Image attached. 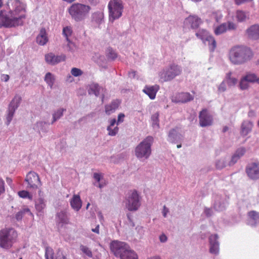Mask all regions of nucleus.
<instances>
[{"label": "nucleus", "mask_w": 259, "mask_h": 259, "mask_svg": "<svg viewBox=\"0 0 259 259\" xmlns=\"http://www.w3.org/2000/svg\"><path fill=\"white\" fill-rule=\"evenodd\" d=\"M17 232L12 228H5L0 230V247L9 249L16 242Z\"/></svg>", "instance_id": "7ed1b4c3"}, {"label": "nucleus", "mask_w": 259, "mask_h": 259, "mask_svg": "<svg viewBox=\"0 0 259 259\" xmlns=\"http://www.w3.org/2000/svg\"><path fill=\"white\" fill-rule=\"evenodd\" d=\"M66 40L68 42V44H67L68 51H72L75 47L74 44L73 42H72L69 39H68V40Z\"/></svg>", "instance_id": "8fccbe9b"}, {"label": "nucleus", "mask_w": 259, "mask_h": 259, "mask_svg": "<svg viewBox=\"0 0 259 259\" xmlns=\"http://www.w3.org/2000/svg\"><path fill=\"white\" fill-rule=\"evenodd\" d=\"M66 58V55L63 54L60 55H55L53 53H50L45 55L46 62L51 65H55L60 62H64Z\"/></svg>", "instance_id": "f8f14e48"}, {"label": "nucleus", "mask_w": 259, "mask_h": 259, "mask_svg": "<svg viewBox=\"0 0 259 259\" xmlns=\"http://www.w3.org/2000/svg\"><path fill=\"white\" fill-rule=\"evenodd\" d=\"M15 110H15L14 108H10V107H9L8 114L7 116V125L9 124V123L11 121V120L13 117Z\"/></svg>", "instance_id": "a19ab883"}, {"label": "nucleus", "mask_w": 259, "mask_h": 259, "mask_svg": "<svg viewBox=\"0 0 259 259\" xmlns=\"http://www.w3.org/2000/svg\"><path fill=\"white\" fill-rule=\"evenodd\" d=\"M4 185V181L2 179H0V195L5 191Z\"/></svg>", "instance_id": "864d4df0"}, {"label": "nucleus", "mask_w": 259, "mask_h": 259, "mask_svg": "<svg viewBox=\"0 0 259 259\" xmlns=\"http://www.w3.org/2000/svg\"><path fill=\"white\" fill-rule=\"evenodd\" d=\"M109 54H108V57L112 59H114L116 58H117V54L112 50H109Z\"/></svg>", "instance_id": "5fc2aeb1"}, {"label": "nucleus", "mask_w": 259, "mask_h": 259, "mask_svg": "<svg viewBox=\"0 0 259 259\" xmlns=\"http://www.w3.org/2000/svg\"><path fill=\"white\" fill-rule=\"evenodd\" d=\"M138 255L133 250L130 249V246L126 251L121 255V259H138Z\"/></svg>", "instance_id": "cd10ccee"}, {"label": "nucleus", "mask_w": 259, "mask_h": 259, "mask_svg": "<svg viewBox=\"0 0 259 259\" xmlns=\"http://www.w3.org/2000/svg\"><path fill=\"white\" fill-rule=\"evenodd\" d=\"M226 30L227 24L226 23H224L215 28L214 33L216 35H219L225 32Z\"/></svg>", "instance_id": "58836bf2"}, {"label": "nucleus", "mask_w": 259, "mask_h": 259, "mask_svg": "<svg viewBox=\"0 0 259 259\" xmlns=\"http://www.w3.org/2000/svg\"><path fill=\"white\" fill-rule=\"evenodd\" d=\"M239 159L238 157L235 156V155H233L230 159L228 161V165L230 166H233L234 165Z\"/></svg>", "instance_id": "49530a36"}, {"label": "nucleus", "mask_w": 259, "mask_h": 259, "mask_svg": "<svg viewBox=\"0 0 259 259\" xmlns=\"http://www.w3.org/2000/svg\"><path fill=\"white\" fill-rule=\"evenodd\" d=\"M199 118L200 126L203 127L209 124V117L207 114L206 110H202L200 112Z\"/></svg>", "instance_id": "4be33fe9"}, {"label": "nucleus", "mask_w": 259, "mask_h": 259, "mask_svg": "<svg viewBox=\"0 0 259 259\" xmlns=\"http://www.w3.org/2000/svg\"><path fill=\"white\" fill-rule=\"evenodd\" d=\"M92 231L97 234H99V225H97L95 229H92Z\"/></svg>", "instance_id": "69168bd1"}, {"label": "nucleus", "mask_w": 259, "mask_h": 259, "mask_svg": "<svg viewBox=\"0 0 259 259\" xmlns=\"http://www.w3.org/2000/svg\"><path fill=\"white\" fill-rule=\"evenodd\" d=\"M181 70L179 66L173 64L166 71H162L160 73V78L161 81H170L176 76L181 74Z\"/></svg>", "instance_id": "6e6552de"}, {"label": "nucleus", "mask_w": 259, "mask_h": 259, "mask_svg": "<svg viewBox=\"0 0 259 259\" xmlns=\"http://www.w3.org/2000/svg\"><path fill=\"white\" fill-rule=\"evenodd\" d=\"M218 235L216 234L211 235V253L217 255L219 253V242L218 241Z\"/></svg>", "instance_id": "b1692460"}, {"label": "nucleus", "mask_w": 259, "mask_h": 259, "mask_svg": "<svg viewBox=\"0 0 259 259\" xmlns=\"http://www.w3.org/2000/svg\"><path fill=\"white\" fill-rule=\"evenodd\" d=\"M125 115L123 113H120L118 114V119H117V124L119 122H122L124 120V118Z\"/></svg>", "instance_id": "bf43d9fd"}, {"label": "nucleus", "mask_w": 259, "mask_h": 259, "mask_svg": "<svg viewBox=\"0 0 259 259\" xmlns=\"http://www.w3.org/2000/svg\"><path fill=\"white\" fill-rule=\"evenodd\" d=\"M45 80L51 88H52L54 83L55 77L52 73L48 72L45 75Z\"/></svg>", "instance_id": "72a5a7b5"}, {"label": "nucleus", "mask_w": 259, "mask_h": 259, "mask_svg": "<svg viewBox=\"0 0 259 259\" xmlns=\"http://www.w3.org/2000/svg\"><path fill=\"white\" fill-rule=\"evenodd\" d=\"M159 239L161 242H164L167 240V237L165 235L162 234L160 236Z\"/></svg>", "instance_id": "e2e57ef3"}, {"label": "nucleus", "mask_w": 259, "mask_h": 259, "mask_svg": "<svg viewBox=\"0 0 259 259\" xmlns=\"http://www.w3.org/2000/svg\"><path fill=\"white\" fill-rule=\"evenodd\" d=\"M80 249L83 253L85 254L88 257H92L93 256L92 250L87 246L81 245L80 246Z\"/></svg>", "instance_id": "e433bc0d"}, {"label": "nucleus", "mask_w": 259, "mask_h": 259, "mask_svg": "<svg viewBox=\"0 0 259 259\" xmlns=\"http://www.w3.org/2000/svg\"><path fill=\"white\" fill-rule=\"evenodd\" d=\"M253 123L249 120H244L241 126L240 134L242 136H247L252 130Z\"/></svg>", "instance_id": "a211bd4d"}, {"label": "nucleus", "mask_w": 259, "mask_h": 259, "mask_svg": "<svg viewBox=\"0 0 259 259\" xmlns=\"http://www.w3.org/2000/svg\"><path fill=\"white\" fill-rule=\"evenodd\" d=\"M248 82L244 80V77H242L239 82V88L241 90H247L249 88Z\"/></svg>", "instance_id": "79ce46f5"}, {"label": "nucleus", "mask_w": 259, "mask_h": 259, "mask_svg": "<svg viewBox=\"0 0 259 259\" xmlns=\"http://www.w3.org/2000/svg\"><path fill=\"white\" fill-rule=\"evenodd\" d=\"M211 45L212 46L213 49H215L217 46V42L214 38L211 37Z\"/></svg>", "instance_id": "338daca9"}, {"label": "nucleus", "mask_w": 259, "mask_h": 259, "mask_svg": "<svg viewBox=\"0 0 259 259\" xmlns=\"http://www.w3.org/2000/svg\"><path fill=\"white\" fill-rule=\"evenodd\" d=\"M202 21L200 18L196 15H190L184 21L186 26H190L192 29L197 28Z\"/></svg>", "instance_id": "ddd939ff"}, {"label": "nucleus", "mask_w": 259, "mask_h": 259, "mask_svg": "<svg viewBox=\"0 0 259 259\" xmlns=\"http://www.w3.org/2000/svg\"><path fill=\"white\" fill-rule=\"evenodd\" d=\"M232 73L231 72L227 73L225 81L230 87L234 86L237 82V79L235 77L231 76Z\"/></svg>", "instance_id": "c756f323"}, {"label": "nucleus", "mask_w": 259, "mask_h": 259, "mask_svg": "<svg viewBox=\"0 0 259 259\" xmlns=\"http://www.w3.org/2000/svg\"><path fill=\"white\" fill-rule=\"evenodd\" d=\"M177 132L176 129H175V128L171 129L169 131V134H168L169 141H170L171 142H174V141L176 139V137L177 136Z\"/></svg>", "instance_id": "37998d69"}, {"label": "nucleus", "mask_w": 259, "mask_h": 259, "mask_svg": "<svg viewBox=\"0 0 259 259\" xmlns=\"http://www.w3.org/2000/svg\"><path fill=\"white\" fill-rule=\"evenodd\" d=\"M71 73L74 76L77 77L80 76L82 74V71L78 68H73L71 69Z\"/></svg>", "instance_id": "de8ad7c7"}, {"label": "nucleus", "mask_w": 259, "mask_h": 259, "mask_svg": "<svg viewBox=\"0 0 259 259\" xmlns=\"http://www.w3.org/2000/svg\"><path fill=\"white\" fill-rule=\"evenodd\" d=\"M35 208L36 210L39 212H42V210L46 207L45 202L44 199L42 198H38L35 201Z\"/></svg>", "instance_id": "7c9ffc66"}, {"label": "nucleus", "mask_w": 259, "mask_h": 259, "mask_svg": "<svg viewBox=\"0 0 259 259\" xmlns=\"http://www.w3.org/2000/svg\"><path fill=\"white\" fill-rule=\"evenodd\" d=\"M45 256L46 259H70L63 255L62 252L60 251L57 253V255L55 257L53 250L49 247H47L46 248Z\"/></svg>", "instance_id": "dca6fc26"}, {"label": "nucleus", "mask_w": 259, "mask_h": 259, "mask_svg": "<svg viewBox=\"0 0 259 259\" xmlns=\"http://www.w3.org/2000/svg\"><path fill=\"white\" fill-rule=\"evenodd\" d=\"M243 77L244 80H247L248 82H257V76L254 73H247Z\"/></svg>", "instance_id": "f704fd0d"}, {"label": "nucleus", "mask_w": 259, "mask_h": 259, "mask_svg": "<svg viewBox=\"0 0 259 259\" xmlns=\"http://www.w3.org/2000/svg\"><path fill=\"white\" fill-rule=\"evenodd\" d=\"M26 17L24 4L19 0H8L4 9L0 11V28L22 25Z\"/></svg>", "instance_id": "f257e3e1"}, {"label": "nucleus", "mask_w": 259, "mask_h": 259, "mask_svg": "<svg viewBox=\"0 0 259 259\" xmlns=\"http://www.w3.org/2000/svg\"><path fill=\"white\" fill-rule=\"evenodd\" d=\"M252 0H235L236 4L240 5L242 4L251 2Z\"/></svg>", "instance_id": "052dcab7"}, {"label": "nucleus", "mask_w": 259, "mask_h": 259, "mask_svg": "<svg viewBox=\"0 0 259 259\" xmlns=\"http://www.w3.org/2000/svg\"><path fill=\"white\" fill-rule=\"evenodd\" d=\"M246 152V149L244 147H241L236 150L235 152L234 153V155L238 157L240 159L242 156H243Z\"/></svg>", "instance_id": "a18cd8bd"}, {"label": "nucleus", "mask_w": 259, "mask_h": 259, "mask_svg": "<svg viewBox=\"0 0 259 259\" xmlns=\"http://www.w3.org/2000/svg\"><path fill=\"white\" fill-rule=\"evenodd\" d=\"M107 130L108 131L109 135L114 136L117 133L118 128L117 127H115L112 130L110 126H108L107 127Z\"/></svg>", "instance_id": "09e8293b"}, {"label": "nucleus", "mask_w": 259, "mask_h": 259, "mask_svg": "<svg viewBox=\"0 0 259 259\" xmlns=\"http://www.w3.org/2000/svg\"><path fill=\"white\" fill-rule=\"evenodd\" d=\"M153 138L148 136L135 149V155L138 158L147 159L151 154V145Z\"/></svg>", "instance_id": "39448f33"}, {"label": "nucleus", "mask_w": 259, "mask_h": 259, "mask_svg": "<svg viewBox=\"0 0 259 259\" xmlns=\"http://www.w3.org/2000/svg\"><path fill=\"white\" fill-rule=\"evenodd\" d=\"M109 19L112 21L118 19L122 15L123 5L121 0H111L108 5Z\"/></svg>", "instance_id": "423d86ee"}, {"label": "nucleus", "mask_w": 259, "mask_h": 259, "mask_svg": "<svg viewBox=\"0 0 259 259\" xmlns=\"http://www.w3.org/2000/svg\"><path fill=\"white\" fill-rule=\"evenodd\" d=\"M62 33L66 37V40H68L69 37L72 34V29L70 26H66L63 28Z\"/></svg>", "instance_id": "4c0bfd02"}, {"label": "nucleus", "mask_w": 259, "mask_h": 259, "mask_svg": "<svg viewBox=\"0 0 259 259\" xmlns=\"http://www.w3.org/2000/svg\"><path fill=\"white\" fill-rule=\"evenodd\" d=\"M226 82L225 80H224L219 85L218 90L219 92H224L226 90Z\"/></svg>", "instance_id": "3c124183"}, {"label": "nucleus", "mask_w": 259, "mask_h": 259, "mask_svg": "<svg viewBox=\"0 0 259 259\" xmlns=\"http://www.w3.org/2000/svg\"><path fill=\"white\" fill-rule=\"evenodd\" d=\"M247 17V16L245 12L243 11L238 10L236 12V18L238 21L242 22L245 21Z\"/></svg>", "instance_id": "c9c22d12"}, {"label": "nucleus", "mask_w": 259, "mask_h": 259, "mask_svg": "<svg viewBox=\"0 0 259 259\" xmlns=\"http://www.w3.org/2000/svg\"><path fill=\"white\" fill-rule=\"evenodd\" d=\"M21 101V97L19 95H16L11 102L9 105V107L12 108H14L15 110H16L18 107Z\"/></svg>", "instance_id": "473e14b6"}, {"label": "nucleus", "mask_w": 259, "mask_h": 259, "mask_svg": "<svg viewBox=\"0 0 259 259\" xmlns=\"http://www.w3.org/2000/svg\"><path fill=\"white\" fill-rule=\"evenodd\" d=\"M25 211H27L28 212H30V211L28 209H25L24 210V211H19L18 212L16 215V218L17 220H21L22 217V215L23 214H24V213L25 212Z\"/></svg>", "instance_id": "603ef678"}, {"label": "nucleus", "mask_w": 259, "mask_h": 259, "mask_svg": "<svg viewBox=\"0 0 259 259\" xmlns=\"http://www.w3.org/2000/svg\"><path fill=\"white\" fill-rule=\"evenodd\" d=\"M129 246L123 242L114 240L110 243L111 251L116 257L121 259V255L126 251Z\"/></svg>", "instance_id": "1a4fd4ad"}, {"label": "nucleus", "mask_w": 259, "mask_h": 259, "mask_svg": "<svg viewBox=\"0 0 259 259\" xmlns=\"http://www.w3.org/2000/svg\"><path fill=\"white\" fill-rule=\"evenodd\" d=\"M248 37L252 39H259V25L254 24L251 25L246 30Z\"/></svg>", "instance_id": "4468645a"}, {"label": "nucleus", "mask_w": 259, "mask_h": 259, "mask_svg": "<svg viewBox=\"0 0 259 259\" xmlns=\"http://www.w3.org/2000/svg\"><path fill=\"white\" fill-rule=\"evenodd\" d=\"M159 89V87L158 85L146 86L143 91L147 94L151 99L153 100L155 98L156 93Z\"/></svg>", "instance_id": "f3484780"}, {"label": "nucleus", "mask_w": 259, "mask_h": 259, "mask_svg": "<svg viewBox=\"0 0 259 259\" xmlns=\"http://www.w3.org/2000/svg\"><path fill=\"white\" fill-rule=\"evenodd\" d=\"M230 157L228 156L217 159L215 162L216 168L218 169H222L227 165H228V161Z\"/></svg>", "instance_id": "a878e982"}, {"label": "nucleus", "mask_w": 259, "mask_h": 259, "mask_svg": "<svg viewBox=\"0 0 259 259\" xmlns=\"http://www.w3.org/2000/svg\"><path fill=\"white\" fill-rule=\"evenodd\" d=\"M227 24V29L229 30H234L236 28L235 24L231 22H229Z\"/></svg>", "instance_id": "6e6d98bb"}, {"label": "nucleus", "mask_w": 259, "mask_h": 259, "mask_svg": "<svg viewBox=\"0 0 259 259\" xmlns=\"http://www.w3.org/2000/svg\"><path fill=\"white\" fill-rule=\"evenodd\" d=\"M196 36L200 38L203 42L205 41H208V44H209L210 41V36L209 35V33L208 31L204 29H201L199 31V32L196 33Z\"/></svg>", "instance_id": "c85d7f7f"}, {"label": "nucleus", "mask_w": 259, "mask_h": 259, "mask_svg": "<svg viewBox=\"0 0 259 259\" xmlns=\"http://www.w3.org/2000/svg\"><path fill=\"white\" fill-rule=\"evenodd\" d=\"M100 91V87L97 83H92L90 86V89L88 91L89 94H94L97 96L99 95Z\"/></svg>", "instance_id": "2f4dec72"}, {"label": "nucleus", "mask_w": 259, "mask_h": 259, "mask_svg": "<svg viewBox=\"0 0 259 259\" xmlns=\"http://www.w3.org/2000/svg\"><path fill=\"white\" fill-rule=\"evenodd\" d=\"M18 195L20 197L22 198H28L29 199H32V196L30 195L29 193L27 191L22 190L19 191Z\"/></svg>", "instance_id": "c03bdc74"}, {"label": "nucleus", "mask_w": 259, "mask_h": 259, "mask_svg": "<svg viewBox=\"0 0 259 259\" xmlns=\"http://www.w3.org/2000/svg\"><path fill=\"white\" fill-rule=\"evenodd\" d=\"M213 207L217 211H222L225 209L226 204L220 196H216Z\"/></svg>", "instance_id": "393cba45"}, {"label": "nucleus", "mask_w": 259, "mask_h": 259, "mask_svg": "<svg viewBox=\"0 0 259 259\" xmlns=\"http://www.w3.org/2000/svg\"><path fill=\"white\" fill-rule=\"evenodd\" d=\"M91 8L90 6L80 3L72 4L68 9L71 18L75 21L83 20L89 13Z\"/></svg>", "instance_id": "20e7f679"}, {"label": "nucleus", "mask_w": 259, "mask_h": 259, "mask_svg": "<svg viewBox=\"0 0 259 259\" xmlns=\"http://www.w3.org/2000/svg\"><path fill=\"white\" fill-rule=\"evenodd\" d=\"M193 100V97L189 93H179L175 97V101L177 103H186Z\"/></svg>", "instance_id": "2eb2a0df"}, {"label": "nucleus", "mask_w": 259, "mask_h": 259, "mask_svg": "<svg viewBox=\"0 0 259 259\" xmlns=\"http://www.w3.org/2000/svg\"><path fill=\"white\" fill-rule=\"evenodd\" d=\"M252 55L251 50L245 46H236L231 49L229 58L235 65L241 64L249 60Z\"/></svg>", "instance_id": "f03ea898"}, {"label": "nucleus", "mask_w": 259, "mask_h": 259, "mask_svg": "<svg viewBox=\"0 0 259 259\" xmlns=\"http://www.w3.org/2000/svg\"><path fill=\"white\" fill-rule=\"evenodd\" d=\"M25 182L27 184V188L31 191H35L41 186L38 175L33 171H30L27 174Z\"/></svg>", "instance_id": "0eeeda50"}, {"label": "nucleus", "mask_w": 259, "mask_h": 259, "mask_svg": "<svg viewBox=\"0 0 259 259\" xmlns=\"http://www.w3.org/2000/svg\"><path fill=\"white\" fill-rule=\"evenodd\" d=\"M248 215L249 220L248 224L252 226H254L259 223V213L255 211H250L248 212Z\"/></svg>", "instance_id": "412c9836"}, {"label": "nucleus", "mask_w": 259, "mask_h": 259, "mask_svg": "<svg viewBox=\"0 0 259 259\" xmlns=\"http://www.w3.org/2000/svg\"><path fill=\"white\" fill-rule=\"evenodd\" d=\"M158 116H159V114L157 113H155L154 114H153L152 115V119L153 121V123L158 125Z\"/></svg>", "instance_id": "4d7b16f0"}, {"label": "nucleus", "mask_w": 259, "mask_h": 259, "mask_svg": "<svg viewBox=\"0 0 259 259\" xmlns=\"http://www.w3.org/2000/svg\"><path fill=\"white\" fill-rule=\"evenodd\" d=\"M116 122V119H112L110 121V125L109 126H110L111 127L112 126H114L115 123Z\"/></svg>", "instance_id": "774afa93"}, {"label": "nucleus", "mask_w": 259, "mask_h": 259, "mask_svg": "<svg viewBox=\"0 0 259 259\" xmlns=\"http://www.w3.org/2000/svg\"><path fill=\"white\" fill-rule=\"evenodd\" d=\"M1 79L2 80H4L6 82L9 79V76L7 74H3L2 76Z\"/></svg>", "instance_id": "0e129e2a"}, {"label": "nucleus", "mask_w": 259, "mask_h": 259, "mask_svg": "<svg viewBox=\"0 0 259 259\" xmlns=\"http://www.w3.org/2000/svg\"><path fill=\"white\" fill-rule=\"evenodd\" d=\"M48 41V38L45 28H42L40 30L39 33L36 37L37 43L40 46H44Z\"/></svg>", "instance_id": "aec40b11"}, {"label": "nucleus", "mask_w": 259, "mask_h": 259, "mask_svg": "<svg viewBox=\"0 0 259 259\" xmlns=\"http://www.w3.org/2000/svg\"><path fill=\"white\" fill-rule=\"evenodd\" d=\"M70 205L75 210L78 211L82 206L80 196L78 195H74L70 201Z\"/></svg>", "instance_id": "5701e85b"}, {"label": "nucleus", "mask_w": 259, "mask_h": 259, "mask_svg": "<svg viewBox=\"0 0 259 259\" xmlns=\"http://www.w3.org/2000/svg\"><path fill=\"white\" fill-rule=\"evenodd\" d=\"M56 220L58 225L60 227L69 224V219L66 212L64 211L57 213Z\"/></svg>", "instance_id": "6ab92c4d"}, {"label": "nucleus", "mask_w": 259, "mask_h": 259, "mask_svg": "<svg viewBox=\"0 0 259 259\" xmlns=\"http://www.w3.org/2000/svg\"><path fill=\"white\" fill-rule=\"evenodd\" d=\"M169 212L168 209L164 205L163 208L162 213L164 217H166L167 213Z\"/></svg>", "instance_id": "680f3d73"}, {"label": "nucleus", "mask_w": 259, "mask_h": 259, "mask_svg": "<svg viewBox=\"0 0 259 259\" xmlns=\"http://www.w3.org/2000/svg\"><path fill=\"white\" fill-rule=\"evenodd\" d=\"M140 205L139 195L136 190L131 191L126 202V207L130 211L137 210Z\"/></svg>", "instance_id": "9d476101"}, {"label": "nucleus", "mask_w": 259, "mask_h": 259, "mask_svg": "<svg viewBox=\"0 0 259 259\" xmlns=\"http://www.w3.org/2000/svg\"><path fill=\"white\" fill-rule=\"evenodd\" d=\"M64 110H65L64 109H60L58 110L53 114V120L52 121V123H53L54 122H55L57 120L59 119L63 115V113Z\"/></svg>", "instance_id": "ea45409f"}, {"label": "nucleus", "mask_w": 259, "mask_h": 259, "mask_svg": "<svg viewBox=\"0 0 259 259\" xmlns=\"http://www.w3.org/2000/svg\"><path fill=\"white\" fill-rule=\"evenodd\" d=\"M103 176L101 174L99 173H94V179L98 182H99L101 180V179L102 178Z\"/></svg>", "instance_id": "13d9d810"}, {"label": "nucleus", "mask_w": 259, "mask_h": 259, "mask_svg": "<svg viewBox=\"0 0 259 259\" xmlns=\"http://www.w3.org/2000/svg\"><path fill=\"white\" fill-rule=\"evenodd\" d=\"M120 104V102L118 100H115L112 101L111 104L107 105L105 106V112L108 115H110L114 112L118 108Z\"/></svg>", "instance_id": "bb28decb"}, {"label": "nucleus", "mask_w": 259, "mask_h": 259, "mask_svg": "<svg viewBox=\"0 0 259 259\" xmlns=\"http://www.w3.org/2000/svg\"><path fill=\"white\" fill-rule=\"evenodd\" d=\"M248 177L252 180L259 179V163H251L248 164L245 169Z\"/></svg>", "instance_id": "9b49d317"}]
</instances>
